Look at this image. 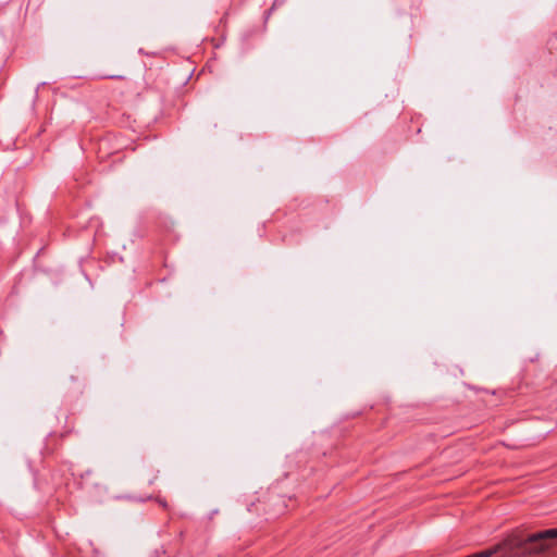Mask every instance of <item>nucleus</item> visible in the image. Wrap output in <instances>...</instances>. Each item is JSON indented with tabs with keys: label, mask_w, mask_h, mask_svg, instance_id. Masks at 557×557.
<instances>
[{
	"label": "nucleus",
	"mask_w": 557,
	"mask_h": 557,
	"mask_svg": "<svg viewBox=\"0 0 557 557\" xmlns=\"http://www.w3.org/2000/svg\"><path fill=\"white\" fill-rule=\"evenodd\" d=\"M554 539H557V528L535 533L528 539L511 536L500 544H503V549L509 548L512 550V556L532 555L548 549V541Z\"/></svg>",
	"instance_id": "f257e3e1"
},
{
	"label": "nucleus",
	"mask_w": 557,
	"mask_h": 557,
	"mask_svg": "<svg viewBox=\"0 0 557 557\" xmlns=\"http://www.w3.org/2000/svg\"><path fill=\"white\" fill-rule=\"evenodd\" d=\"M104 78H117V79H122L123 76L122 75H106L103 76Z\"/></svg>",
	"instance_id": "f03ea898"
}]
</instances>
